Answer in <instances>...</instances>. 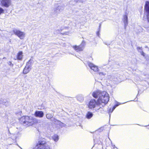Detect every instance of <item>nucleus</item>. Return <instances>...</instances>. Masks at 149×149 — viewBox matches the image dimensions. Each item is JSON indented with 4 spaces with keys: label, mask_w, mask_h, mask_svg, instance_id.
Listing matches in <instances>:
<instances>
[{
    "label": "nucleus",
    "mask_w": 149,
    "mask_h": 149,
    "mask_svg": "<svg viewBox=\"0 0 149 149\" xmlns=\"http://www.w3.org/2000/svg\"><path fill=\"white\" fill-rule=\"evenodd\" d=\"M136 49L144 57L145 56V54L143 52V49L142 47H138Z\"/></svg>",
    "instance_id": "nucleus-14"
},
{
    "label": "nucleus",
    "mask_w": 149,
    "mask_h": 149,
    "mask_svg": "<svg viewBox=\"0 0 149 149\" xmlns=\"http://www.w3.org/2000/svg\"><path fill=\"white\" fill-rule=\"evenodd\" d=\"M88 65L91 69L93 70L94 71L96 72L98 70V68L97 66L95 65L93 63L90 62L88 63Z\"/></svg>",
    "instance_id": "nucleus-12"
},
{
    "label": "nucleus",
    "mask_w": 149,
    "mask_h": 149,
    "mask_svg": "<svg viewBox=\"0 0 149 149\" xmlns=\"http://www.w3.org/2000/svg\"><path fill=\"white\" fill-rule=\"evenodd\" d=\"M4 10L3 9L0 7V15L2 13H4Z\"/></svg>",
    "instance_id": "nucleus-24"
},
{
    "label": "nucleus",
    "mask_w": 149,
    "mask_h": 149,
    "mask_svg": "<svg viewBox=\"0 0 149 149\" xmlns=\"http://www.w3.org/2000/svg\"><path fill=\"white\" fill-rule=\"evenodd\" d=\"M118 104H116V105H115L114 106H113V107L112 108V111H111V113H112L113 111L114 110V109H115V108L117 107L118 106Z\"/></svg>",
    "instance_id": "nucleus-27"
},
{
    "label": "nucleus",
    "mask_w": 149,
    "mask_h": 149,
    "mask_svg": "<svg viewBox=\"0 0 149 149\" xmlns=\"http://www.w3.org/2000/svg\"><path fill=\"white\" fill-rule=\"evenodd\" d=\"M7 100H5L4 99V101H3V103H2V104H4V103L6 102Z\"/></svg>",
    "instance_id": "nucleus-34"
},
{
    "label": "nucleus",
    "mask_w": 149,
    "mask_h": 149,
    "mask_svg": "<svg viewBox=\"0 0 149 149\" xmlns=\"http://www.w3.org/2000/svg\"><path fill=\"white\" fill-rule=\"evenodd\" d=\"M33 60L30 59L26 63V65L24 69L23 73L26 74L29 72L31 69L32 65L33 63Z\"/></svg>",
    "instance_id": "nucleus-4"
},
{
    "label": "nucleus",
    "mask_w": 149,
    "mask_h": 149,
    "mask_svg": "<svg viewBox=\"0 0 149 149\" xmlns=\"http://www.w3.org/2000/svg\"><path fill=\"white\" fill-rule=\"evenodd\" d=\"M7 100H5L4 99V101H3V103H2V104H4V103L6 102Z\"/></svg>",
    "instance_id": "nucleus-35"
},
{
    "label": "nucleus",
    "mask_w": 149,
    "mask_h": 149,
    "mask_svg": "<svg viewBox=\"0 0 149 149\" xmlns=\"http://www.w3.org/2000/svg\"><path fill=\"white\" fill-rule=\"evenodd\" d=\"M10 137L12 140H16L17 139H19L21 136L20 134L18 133L16 134H10Z\"/></svg>",
    "instance_id": "nucleus-13"
},
{
    "label": "nucleus",
    "mask_w": 149,
    "mask_h": 149,
    "mask_svg": "<svg viewBox=\"0 0 149 149\" xmlns=\"http://www.w3.org/2000/svg\"><path fill=\"white\" fill-rule=\"evenodd\" d=\"M93 113L90 112H88L86 115V117L88 119H90L93 116Z\"/></svg>",
    "instance_id": "nucleus-20"
},
{
    "label": "nucleus",
    "mask_w": 149,
    "mask_h": 149,
    "mask_svg": "<svg viewBox=\"0 0 149 149\" xmlns=\"http://www.w3.org/2000/svg\"><path fill=\"white\" fill-rule=\"evenodd\" d=\"M93 95L95 98L99 97L97 100L98 103L100 105H102V107L105 106L109 100V95L105 91L101 92L98 91L94 92L93 94Z\"/></svg>",
    "instance_id": "nucleus-1"
},
{
    "label": "nucleus",
    "mask_w": 149,
    "mask_h": 149,
    "mask_svg": "<svg viewBox=\"0 0 149 149\" xmlns=\"http://www.w3.org/2000/svg\"><path fill=\"white\" fill-rule=\"evenodd\" d=\"M6 58V57H4V58Z\"/></svg>",
    "instance_id": "nucleus-38"
},
{
    "label": "nucleus",
    "mask_w": 149,
    "mask_h": 149,
    "mask_svg": "<svg viewBox=\"0 0 149 149\" xmlns=\"http://www.w3.org/2000/svg\"><path fill=\"white\" fill-rule=\"evenodd\" d=\"M23 53L22 52H19L17 54V59L18 60H22L23 58Z\"/></svg>",
    "instance_id": "nucleus-17"
},
{
    "label": "nucleus",
    "mask_w": 149,
    "mask_h": 149,
    "mask_svg": "<svg viewBox=\"0 0 149 149\" xmlns=\"http://www.w3.org/2000/svg\"><path fill=\"white\" fill-rule=\"evenodd\" d=\"M4 100V99H1L0 100V103L2 104V103H3Z\"/></svg>",
    "instance_id": "nucleus-31"
},
{
    "label": "nucleus",
    "mask_w": 149,
    "mask_h": 149,
    "mask_svg": "<svg viewBox=\"0 0 149 149\" xmlns=\"http://www.w3.org/2000/svg\"><path fill=\"white\" fill-rule=\"evenodd\" d=\"M85 44L86 43L85 41L84 40H83L82 43L79 46L81 48H83V49L85 45Z\"/></svg>",
    "instance_id": "nucleus-21"
},
{
    "label": "nucleus",
    "mask_w": 149,
    "mask_h": 149,
    "mask_svg": "<svg viewBox=\"0 0 149 149\" xmlns=\"http://www.w3.org/2000/svg\"><path fill=\"white\" fill-rule=\"evenodd\" d=\"M72 1H70V2H69V4H72Z\"/></svg>",
    "instance_id": "nucleus-36"
},
{
    "label": "nucleus",
    "mask_w": 149,
    "mask_h": 149,
    "mask_svg": "<svg viewBox=\"0 0 149 149\" xmlns=\"http://www.w3.org/2000/svg\"><path fill=\"white\" fill-rule=\"evenodd\" d=\"M4 105H5L6 106H7L9 105L8 102L6 101V102L4 103Z\"/></svg>",
    "instance_id": "nucleus-30"
},
{
    "label": "nucleus",
    "mask_w": 149,
    "mask_h": 149,
    "mask_svg": "<svg viewBox=\"0 0 149 149\" xmlns=\"http://www.w3.org/2000/svg\"><path fill=\"white\" fill-rule=\"evenodd\" d=\"M123 21L125 27V28L128 24V17L127 15H124Z\"/></svg>",
    "instance_id": "nucleus-15"
},
{
    "label": "nucleus",
    "mask_w": 149,
    "mask_h": 149,
    "mask_svg": "<svg viewBox=\"0 0 149 149\" xmlns=\"http://www.w3.org/2000/svg\"><path fill=\"white\" fill-rule=\"evenodd\" d=\"M68 29V27H65L64 26L61 27L60 29H58L56 30V32L57 33H61V34L65 35H67L68 33L67 31H65L63 33H61V32L64 29Z\"/></svg>",
    "instance_id": "nucleus-11"
},
{
    "label": "nucleus",
    "mask_w": 149,
    "mask_h": 149,
    "mask_svg": "<svg viewBox=\"0 0 149 149\" xmlns=\"http://www.w3.org/2000/svg\"><path fill=\"white\" fill-rule=\"evenodd\" d=\"M103 130V127H101L98 130L99 131V132H101V131H102Z\"/></svg>",
    "instance_id": "nucleus-32"
},
{
    "label": "nucleus",
    "mask_w": 149,
    "mask_h": 149,
    "mask_svg": "<svg viewBox=\"0 0 149 149\" xmlns=\"http://www.w3.org/2000/svg\"><path fill=\"white\" fill-rule=\"evenodd\" d=\"M20 121L25 126H31L38 122V120L32 116H23L20 118Z\"/></svg>",
    "instance_id": "nucleus-2"
},
{
    "label": "nucleus",
    "mask_w": 149,
    "mask_h": 149,
    "mask_svg": "<svg viewBox=\"0 0 149 149\" xmlns=\"http://www.w3.org/2000/svg\"><path fill=\"white\" fill-rule=\"evenodd\" d=\"M36 149H51L50 145L42 141H39L36 146Z\"/></svg>",
    "instance_id": "nucleus-3"
},
{
    "label": "nucleus",
    "mask_w": 149,
    "mask_h": 149,
    "mask_svg": "<svg viewBox=\"0 0 149 149\" xmlns=\"http://www.w3.org/2000/svg\"><path fill=\"white\" fill-rule=\"evenodd\" d=\"M1 3L2 6L6 7H8L11 4V0H1Z\"/></svg>",
    "instance_id": "nucleus-9"
},
{
    "label": "nucleus",
    "mask_w": 149,
    "mask_h": 149,
    "mask_svg": "<svg viewBox=\"0 0 149 149\" xmlns=\"http://www.w3.org/2000/svg\"><path fill=\"white\" fill-rule=\"evenodd\" d=\"M81 97V96H79V97ZM79 99H80V98H79Z\"/></svg>",
    "instance_id": "nucleus-39"
},
{
    "label": "nucleus",
    "mask_w": 149,
    "mask_h": 149,
    "mask_svg": "<svg viewBox=\"0 0 149 149\" xmlns=\"http://www.w3.org/2000/svg\"><path fill=\"white\" fill-rule=\"evenodd\" d=\"M96 105H100L98 103V100H97V101L96 102L95 100L92 99L89 101L88 106L90 109H92L94 108Z\"/></svg>",
    "instance_id": "nucleus-6"
},
{
    "label": "nucleus",
    "mask_w": 149,
    "mask_h": 149,
    "mask_svg": "<svg viewBox=\"0 0 149 149\" xmlns=\"http://www.w3.org/2000/svg\"><path fill=\"white\" fill-rule=\"evenodd\" d=\"M145 9L146 12L147 19L148 23H149V1H146L145 6Z\"/></svg>",
    "instance_id": "nucleus-8"
},
{
    "label": "nucleus",
    "mask_w": 149,
    "mask_h": 149,
    "mask_svg": "<svg viewBox=\"0 0 149 149\" xmlns=\"http://www.w3.org/2000/svg\"><path fill=\"white\" fill-rule=\"evenodd\" d=\"M99 74L100 75H105L106 74L104 72H99Z\"/></svg>",
    "instance_id": "nucleus-29"
},
{
    "label": "nucleus",
    "mask_w": 149,
    "mask_h": 149,
    "mask_svg": "<svg viewBox=\"0 0 149 149\" xmlns=\"http://www.w3.org/2000/svg\"><path fill=\"white\" fill-rule=\"evenodd\" d=\"M87 0H75V1L76 2H79L83 3L84 2L86 1Z\"/></svg>",
    "instance_id": "nucleus-23"
},
{
    "label": "nucleus",
    "mask_w": 149,
    "mask_h": 149,
    "mask_svg": "<svg viewBox=\"0 0 149 149\" xmlns=\"http://www.w3.org/2000/svg\"><path fill=\"white\" fill-rule=\"evenodd\" d=\"M101 26V24H100L99 26V30L98 31L97 33V36H99V35H100L99 32L100 31Z\"/></svg>",
    "instance_id": "nucleus-25"
},
{
    "label": "nucleus",
    "mask_w": 149,
    "mask_h": 149,
    "mask_svg": "<svg viewBox=\"0 0 149 149\" xmlns=\"http://www.w3.org/2000/svg\"><path fill=\"white\" fill-rule=\"evenodd\" d=\"M73 48L77 52L81 51L83 50V48H82L80 46L75 45L73 46Z\"/></svg>",
    "instance_id": "nucleus-16"
},
{
    "label": "nucleus",
    "mask_w": 149,
    "mask_h": 149,
    "mask_svg": "<svg viewBox=\"0 0 149 149\" xmlns=\"http://www.w3.org/2000/svg\"><path fill=\"white\" fill-rule=\"evenodd\" d=\"M34 115L36 117L42 118L43 117L44 113L42 111H36L35 112Z\"/></svg>",
    "instance_id": "nucleus-10"
},
{
    "label": "nucleus",
    "mask_w": 149,
    "mask_h": 149,
    "mask_svg": "<svg viewBox=\"0 0 149 149\" xmlns=\"http://www.w3.org/2000/svg\"><path fill=\"white\" fill-rule=\"evenodd\" d=\"M77 99L78 100H79L80 101H81L82 100V99H79V96H78L77 97Z\"/></svg>",
    "instance_id": "nucleus-33"
},
{
    "label": "nucleus",
    "mask_w": 149,
    "mask_h": 149,
    "mask_svg": "<svg viewBox=\"0 0 149 149\" xmlns=\"http://www.w3.org/2000/svg\"><path fill=\"white\" fill-rule=\"evenodd\" d=\"M53 140H58L59 139L58 136L57 134H55L52 136Z\"/></svg>",
    "instance_id": "nucleus-22"
},
{
    "label": "nucleus",
    "mask_w": 149,
    "mask_h": 149,
    "mask_svg": "<svg viewBox=\"0 0 149 149\" xmlns=\"http://www.w3.org/2000/svg\"><path fill=\"white\" fill-rule=\"evenodd\" d=\"M78 11L77 10H72V12H70V14H73V13H77Z\"/></svg>",
    "instance_id": "nucleus-28"
},
{
    "label": "nucleus",
    "mask_w": 149,
    "mask_h": 149,
    "mask_svg": "<svg viewBox=\"0 0 149 149\" xmlns=\"http://www.w3.org/2000/svg\"><path fill=\"white\" fill-rule=\"evenodd\" d=\"M14 33L18 36L21 39H23L25 37V34L24 32L19 30L15 29L13 30Z\"/></svg>",
    "instance_id": "nucleus-5"
},
{
    "label": "nucleus",
    "mask_w": 149,
    "mask_h": 149,
    "mask_svg": "<svg viewBox=\"0 0 149 149\" xmlns=\"http://www.w3.org/2000/svg\"><path fill=\"white\" fill-rule=\"evenodd\" d=\"M54 114L50 113H49L46 114V117L48 119H50L52 118L54 116Z\"/></svg>",
    "instance_id": "nucleus-19"
},
{
    "label": "nucleus",
    "mask_w": 149,
    "mask_h": 149,
    "mask_svg": "<svg viewBox=\"0 0 149 149\" xmlns=\"http://www.w3.org/2000/svg\"><path fill=\"white\" fill-rule=\"evenodd\" d=\"M111 111H112V109H111V108L110 109H109L110 112H111Z\"/></svg>",
    "instance_id": "nucleus-37"
},
{
    "label": "nucleus",
    "mask_w": 149,
    "mask_h": 149,
    "mask_svg": "<svg viewBox=\"0 0 149 149\" xmlns=\"http://www.w3.org/2000/svg\"><path fill=\"white\" fill-rule=\"evenodd\" d=\"M65 6L64 4H60L58 5L56 8L54 9V12L55 13H58L62 11L64 9Z\"/></svg>",
    "instance_id": "nucleus-7"
},
{
    "label": "nucleus",
    "mask_w": 149,
    "mask_h": 149,
    "mask_svg": "<svg viewBox=\"0 0 149 149\" xmlns=\"http://www.w3.org/2000/svg\"><path fill=\"white\" fill-rule=\"evenodd\" d=\"M8 64L9 65L10 67H13V64L10 61H8Z\"/></svg>",
    "instance_id": "nucleus-26"
},
{
    "label": "nucleus",
    "mask_w": 149,
    "mask_h": 149,
    "mask_svg": "<svg viewBox=\"0 0 149 149\" xmlns=\"http://www.w3.org/2000/svg\"><path fill=\"white\" fill-rule=\"evenodd\" d=\"M51 120L53 122H54V123L55 124L60 125V124L62 123L63 125H64L63 123H61L60 121L57 120V119H55V118H53Z\"/></svg>",
    "instance_id": "nucleus-18"
}]
</instances>
